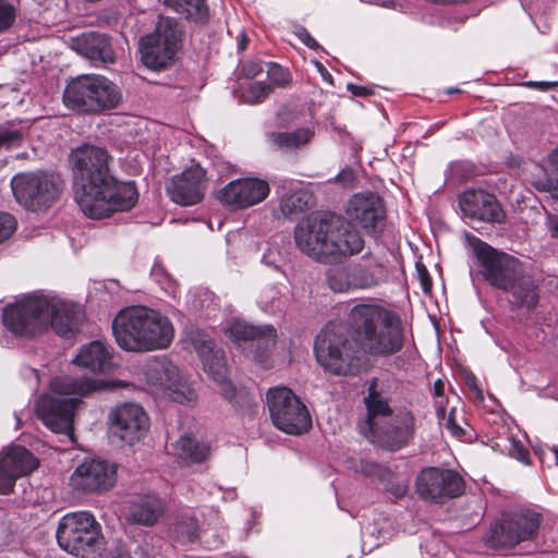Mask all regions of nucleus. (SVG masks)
Returning a JSON list of instances; mask_svg holds the SVG:
<instances>
[{
  "label": "nucleus",
  "mask_w": 558,
  "mask_h": 558,
  "mask_svg": "<svg viewBox=\"0 0 558 558\" xmlns=\"http://www.w3.org/2000/svg\"><path fill=\"white\" fill-rule=\"evenodd\" d=\"M113 158L106 148L82 145L70 154L76 183L75 201L85 216L101 219L135 206L138 192L133 182H118L111 174Z\"/></svg>",
  "instance_id": "1"
},
{
  "label": "nucleus",
  "mask_w": 558,
  "mask_h": 558,
  "mask_svg": "<svg viewBox=\"0 0 558 558\" xmlns=\"http://www.w3.org/2000/svg\"><path fill=\"white\" fill-rule=\"evenodd\" d=\"M301 252L323 264H336L359 254L364 241L349 221L330 211H316L301 220L294 229Z\"/></svg>",
  "instance_id": "2"
},
{
  "label": "nucleus",
  "mask_w": 558,
  "mask_h": 558,
  "mask_svg": "<svg viewBox=\"0 0 558 558\" xmlns=\"http://www.w3.org/2000/svg\"><path fill=\"white\" fill-rule=\"evenodd\" d=\"M465 241L476 259L478 272L492 287L509 292L511 304L527 310L537 304L536 286L518 258L494 248L471 233L465 234Z\"/></svg>",
  "instance_id": "3"
},
{
  "label": "nucleus",
  "mask_w": 558,
  "mask_h": 558,
  "mask_svg": "<svg viewBox=\"0 0 558 558\" xmlns=\"http://www.w3.org/2000/svg\"><path fill=\"white\" fill-rule=\"evenodd\" d=\"M63 313L68 320L63 324L59 316L52 320V329L60 336L73 333L78 325L81 312L74 304L56 296L39 293L23 295L4 307L2 322L13 335L33 338L49 328V315Z\"/></svg>",
  "instance_id": "4"
},
{
  "label": "nucleus",
  "mask_w": 558,
  "mask_h": 558,
  "mask_svg": "<svg viewBox=\"0 0 558 558\" xmlns=\"http://www.w3.org/2000/svg\"><path fill=\"white\" fill-rule=\"evenodd\" d=\"M112 332L118 345L129 352L162 350L174 337L170 319L145 306L121 310L112 322Z\"/></svg>",
  "instance_id": "5"
},
{
  "label": "nucleus",
  "mask_w": 558,
  "mask_h": 558,
  "mask_svg": "<svg viewBox=\"0 0 558 558\" xmlns=\"http://www.w3.org/2000/svg\"><path fill=\"white\" fill-rule=\"evenodd\" d=\"M376 381L364 398L366 417L360 422L362 434L373 444L396 451L405 447L415 433L414 416L408 410L392 412L386 398L376 390Z\"/></svg>",
  "instance_id": "6"
},
{
  "label": "nucleus",
  "mask_w": 558,
  "mask_h": 558,
  "mask_svg": "<svg viewBox=\"0 0 558 558\" xmlns=\"http://www.w3.org/2000/svg\"><path fill=\"white\" fill-rule=\"evenodd\" d=\"M100 387L99 381L86 377L57 376L50 383V391L37 400V415L52 432L71 435L73 414L80 398Z\"/></svg>",
  "instance_id": "7"
},
{
  "label": "nucleus",
  "mask_w": 558,
  "mask_h": 558,
  "mask_svg": "<svg viewBox=\"0 0 558 558\" xmlns=\"http://www.w3.org/2000/svg\"><path fill=\"white\" fill-rule=\"evenodd\" d=\"M349 320L360 337L361 345L368 353L386 356L401 350V326L383 307L373 304L355 305L350 312Z\"/></svg>",
  "instance_id": "8"
},
{
  "label": "nucleus",
  "mask_w": 558,
  "mask_h": 558,
  "mask_svg": "<svg viewBox=\"0 0 558 558\" xmlns=\"http://www.w3.org/2000/svg\"><path fill=\"white\" fill-rule=\"evenodd\" d=\"M314 352L318 364L330 374L347 376L359 368V341L343 324H328L317 335Z\"/></svg>",
  "instance_id": "9"
},
{
  "label": "nucleus",
  "mask_w": 558,
  "mask_h": 558,
  "mask_svg": "<svg viewBox=\"0 0 558 558\" xmlns=\"http://www.w3.org/2000/svg\"><path fill=\"white\" fill-rule=\"evenodd\" d=\"M119 87L101 75L84 74L72 78L63 92L64 106L77 113L112 110L121 101Z\"/></svg>",
  "instance_id": "10"
},
{
  "label": "nucleus",
  "mask_w": 558,
  "mask_h": 558,
  "mask_svg": "<svg viewBox=\"0 0 558 558\" xmlns=\"http://www.w3.org/2000/svg\"><path fill=\"white\" fill-rule=\"evenodd\" d=\"M56 537L63 550L82 558L98 557L105 546L101 526L87 511L63 515L59 521Z\"/></svg>",
  "instance_id": "11"
},
{
  "label": "nucleus",
  "mask_w": 558,
  "mask_h": 558,
  "mask_svg": "<svg viewBox=\"0 0 558 558\" xmlns=\"http://www.w3.org/2000/svg\"><path fill=\"white\" fill-rule=\"evenodd\" d=\"M182 29L175 19L160 16L155 31L141 39V59L145 66L160 71L174 61L181 46Z\"/></svg>",
  "instance_id": "12"
},
{
  "label": "nucleus",
  "mask_w": 558,
  "mask_h": 558,
  "mask_svg": "<svg viewBox=\"0 0 558 558\" xmlns=\"http://www.w3.org/2000/svg\"><path fill=\"white\" fill-rule=\"evenodd\" d=\"M266 401L271 421L278 429L290 435H301L311 428L310 413L291 389L270 388Z\"/></svg>",
  "instance_id": "13"
},
{
  "label": "nucleus",
  "mask_w": 558,
  "mask_h": 558,
  "mask_svg": "<svg viewBox=\"0 0 558 558\" xmlns=\"http://www.w3.org/2000/svg\"><path fill=\"white\" fill-rule=\"evenodd\" d=\"M16 202L29 210L46 209L59 197L60 180L46 172H21L11 180Z\"/></svg>",
  "instance_id": "14"
},
{
  "label": "nucleus",
  "mask_w": 558,
  "mask_h": 558,
  "mask_svg": "<svg viewBox=\"0 0 558 558\" xmlns=\"http://www.w3.org/2000/svg\"><path fill=\"white\" fill-rule=\"evenodd\" d=\"M108 428L112 437L132 446L147 434L149 417L140 404L126 402L109 412Z\"/></svg>",
  "instance_id": "15"
},
{
  "label": "nucleus",
  "mask_w": 558,
  "mask_h": 558,
  "mask_svg": "<svg viewBox=\"0 0 558 558\" xmlns=\"http://www.w3.org/2000/svg\"><path fill=\"white\" fill-rule=\"evenodd\" d=\"M464 490L462 477L452 470L428 468L416 478V492L421 498L442 504L460 496Z\"/></svg>",
  "instance_id": "16"
},
{
  "label": "nucleus",
  "mask_w": 558,
  "mask_h": 558,
  "mask_svg": "<svg viewBox=\"0 0 558 558\" xmlns=\"http://www.w3.org/2000/svg\"><path fill=\"white\" fill-rule=\"evenodd\" d=\"M147 377L151 385L160 388L175 402L193 404L196 391L184 380L179 368L167 360H158L148 365Z\"/></svg>",
  "instance_id": "17"
},
{
  "label": "nucleus",
  "mask_w": 558,
  "mask_h": 558,
  "mask_svg": "<svg viewBox=\"0 0 558 558\" xmlns=\"http://www.w3.org/2000/svg\"><path fill=\"white\" fill-rule=\"evenodd\" d=\"M117 481V466L101 459H86L70 477L73 489L95 493L110 489Z\"/></svg>",
  "instance_id": "18"
},
{
  "label": "nucleus",
  "mask_w": 558,
  "mask_h": 558,
  "mask_svg": "<svg viewBox=\"0 0 558 558\" xmlns=\"http://www.w3.org/2000/svg\"><path fill=\"white\" fill-rule=\"evenodd\" d=\"M206 189V170L199 165H193L173 175L166 185L170 199L181 206H193L201 203Z\"/></svg>",
  "instance_id": "19"
},
{
  "label": "nucleus",
  "mask_w": 558,
  "mask_h": 558,
  "mask_svg": "<svg viewBox=\"0 0 558 558\" xmlns=\"http://www.w3.org/2000/svg\"><path fill=\"white\" fill-rule=\"evenodd\" d=\"M459 207L463 217L471 221L502 223L506 219L495 195L481 189L464 191L459 196Z\"/></svg>",
  "instance_id": "20"
},
{
  "label": "nucleus",
  "mask_w": 558,
  "mask_h": 558,
  "mask_svg": "<svg viewBox=\"0 0 558 558\" xmlns=\"http://www.w3.org/2000/svg\"><path fill=\"white\" fill-rule=\"evenodd\" d=\"M345 214L351 222L372 234L377 232L385 218L380 197L371 192L353 195L348 202Z\"/></svg>",
  "instance_id": "21"
},
{
  "label": "nucleus",
  "mask_w": 558,
  "mask_h": 558,
  "mask_svg": "<svg viewBox=\"0 0 558 558\" xmlns=\"http://www.w3.org/2000/svg\"><path fill=\"white\" fill-rule=\"evenodd\" d=\"M194 348L202 357L204 371L217 384L223 398L232 399L235 388L228 378L225 352L215 349L213 341L204 338L195 339Z\"/></svg>",
  "instance_id": "22"
},
{
  "label": "nucleus",
  "mask_w": 558,
  "mask_h": 558,
  "mask_svg": "<svg viewBox=\"0 0 558 558\" xmlns=\"http://www.w3.org/2000/svg\"><path fill=\"white\" fill-rule=\"evenodd\" d=\"M269 194L266 181L255 178H243L229 182L220 192L223 204L234 208H246L263 202Z\"/></svg>",
  "instance_id": "23"
},
{
  "label": "nucleus",
  "mask_w": 558,
  "mask_h": 558,
  "mask_svg": "<svg viewBox=\"0 0 558 558\" xmlns=\"http://www.w3.org/2000/svg\"><path fill=\"white\" fill-rule=\"evenodd\" d=\"M349 268L353 290L375 288L386 282L389 277V271L384 262L372 255H365L363 262L350 264Z\"/></svg>",
  "instance_id": "24"
},
{
  "label": "nucleus",
  "mask_w": 558,
  "mask_h": 558,
  "mask_svg": "<svg viewBox=\"0 0 558 558\" xmlns=\"http://www.w3.org/2000/svg\"><path fill=\"white\" fill-rule=\"evenodd\" d=\"M73 48L85 58L104 64L112 63L113 50L109 38L99 33H84L72 41Z\"/></svg>",
  "instance_id": "25"
},
{
  "label": "nucleus",
  "mask_w": 558,
  "mask_h": 558,
  "mask_svg": "<svg viewBox=\"0 0 558 558\" xmlns=\"http://www.w3.org/2000/svg\"><path fill=\"white\" fill-rule=\"evenodd\" d=\"M226 333L233 342L257 341V347L268 349L276 343V329L270 326L255 327L241 319H233L228 324Z\"/></svg>",
  "instance_id": "26"
},
{
  "label": "nucleus",
  "mask_w": 558,
  "mask_h": 558,
  "mask_svg": "<svg viewBox=\"0 0 558 558\" xmlns=\"http://www.w3.org/2000/svg\"><path fill=\"white\" fill-rule=\"evenodd\" d=\"M111 354L101 341H92L82 347L73 363L93 373H105L110 366Z\"/></svg>",
  "instance_id": "27"
},
{
  "label": "nucleus",
  "mask_w": 558,
  "mask_h": 558,
  "mask_svg": "<svg viewBox=\"0 0 558 558\" xmlns=\"http://www.w3.org/2000/svg\"><path fill=\"white\" fill-rule=\"evenodd\" d=\"M163 510V501L157 495L148 494L133 502L129 518L132 522L149 526L158 521Z\"/></svg>",
  "instance_id": "28"
},
{
  "label": "nucleus",
  "mask_w": 558,
  "mask_h": 558,
  "mask_svg": "<svg viewBox=\"0 0 558 558\" xmlns=\"http://www.w3.org/2000/svg\"><path fill=\"white\" fill-rule=\"evenodd\" d=\"M1 465L9 469L13 476L17 480L26 476L38 466V460L25 447L15 446L8 450L7 454L1 459Z\"/></svg>",
  "instance_id": "29"
},
{
  "label": "nucleus",
  "mask_w": 558,
  "mask_h": 558,
  "mask_svg": "<svg viewBox=\"0 0 558 558\" xmlns=\"http://www.w3.org/2000/svg\"><path fill=\"white\" fill-rule=\"evenodd\" d=\"M509 529L518 536V544L533 537L541 523V515L532 510H520L507 517Z\"/></svg>",
  "instance_id": "30"
},
{
  "label": "nucleus",
  "mask_w": 558,
  "mask_h": 558,
  "mask_svg": "<svg viewBox=\"0 0 558 558\" xmlns=\"http://www.w3.org/2000/svg\"><path fill=\"white\" fill-rule=\"evenodd\" d=\"M314 137V131L302 128L292 132H270L267 134L269 145L277 149L292 150L308 144Z\"/></svg>",
  "instance_id": "31"
},
{
  "label": "nucleus",
  "mask_w": 558,
  "mask_h": 558,
  "mask_svg": "<svg viewBox=\"0 0 558 558\" xmlns=\"http://www.w3.org/2000/svg\"><path fill=\"white\" fill-rule=\"evenodd\" d=\"M165 4L195 24H204L209 19L206 0H165Z\"/></svg>",
  "instance_id": "32"
},
{
  "label": "nucleus",
  "mask_w": 558,
  "mask_h": 558,
  "mask_svg": "<svg viewBox=\"0 0 558 558\" xmlns=\"http://www.w3.org/2000/svg\"><path fill=\"white\" fill-rule=\"evenodd\" d=\"M177 454L187 461L199 463L210 454V446L205 441H198L190 435L181 436L175 444Z\"/></svg>",
  "instance_id": "33"
},
{
  "label": "nucleus",
  "mask_w": 558,
  "mask_h": 558,
  "mask_svg": "<svg viewBox=\"0 0 558 558\" xmlns=\"http://www.w3.org/2000/svg\"><path fill=\"white\" fill-rule=\"evenodd\" d=\"M312 194L305 190H298L286 195L280 201V211L284 217L298 216L312 206Z\"/></svg>",
  "instance_id": "34"
},
{
  "label": "nucleus",
  "mask_w": 558,
  "mask_h": 558,
  "mask_svg": "<svg viewBox=\"0 0 558 558\" xmlns=\"http://www.w3.org/2000/svg\"><path fill=\"white\" fill-rule=\"evenodd\" d=\"M544 172V178L535 182V187L548 192L554 198L558 199V147L548 155Z\"/></svg>",
  "instance_id": "35"
},
{
  "label": "nucleus",
  "mask_w": 558,
  "mask_h": 558,
  "mask_svg": "<svg viewBox=\"0 0 558 558\" xmlns=\"http://www.w3.org/2000/svg\"><path fill=\"white\" fill-rule=\"evenodd\" d=\"M517 537L512 534L511 529H509V520L506 518L502 522L490 526L486 542L493 548H511L518 544Z\"/></svg>",
  "instance_id": "36"
},
{
  "label": "nucleus",
  "mask_w": 558,
  "mask_h": 558,
  "mask_svg": "<svg viewBox=\"0 0 558 558\" xmlns=\"http://www.w3.org/2000/svg\"><path fill=\"white\" fill-rule=\"evenodd\" d=\"M326 282L328 287L337 293L353 290L351 286V274L348 266L331 267L326 271Z\"/></svg>",
  "instance_id": "37"
},
{
  "label": "nucleus",
  "mask_w": 558,
  "mask_h": 558,
  "mask_svg": "<svg viewBox=\"0 0 558 558\" xmlns=\"http://www.w3.org/2000/svg\"><path fill=\"white\" fill-rule=\"evenodd\" d=\"M198 523L194 518H182L175 523L174 533L183 543L194 542L198 536Z\"/></svg>",
  "instance_id": "38"
},
{
  "label": "nucleus",
  "mask_w": 558,
  "mask_h": 558,
  "mask_svg": "<svg viewBox=\"0 0 558 558\" xmlns=\"http://www.w3.org/2000/svg\"><path fill=\"white\" fill-rule=\"evenodd\" d=\"M272 92V86L264 82L251 83L247 89L242 94L243 100L246 104L255 105L262 102Z\"/></svg>",
  "instance_id": "39"
},
{
  "label": "nucleus",
  "mask_w": 558,
  "mask_h": 558,
  "mask_svg": "<svg viewBox=\"0 0 558 558\" xmlns=\"http://www.w3.org/2000/svg\"><path fill=\"white\" fill-rule=\"evenodd\" d=\"M25 132L22 129H0V148L19 147L23 143Z\"/></svg>",
  "instance_id": "40"
},
{
  "label": "nucleus",
  "mask_w": 558,
  "mask_h": 558,
  "mask_svg": "<svg viewBox=\"0 0 558 558\" xmlns=\"http://www.w3.org/2000/svg\"><path fill=\"white\" fill-rule=\"evenodd\" d=\"M151 276L155 278V280L160 284L161 289L165 290L167 293L175 295L178 291V284L177 282L165 271V269L159 266L155 265L151 269Z\"/></svg>",
  "instance_id": "41"
},
{
  "label": "nucleus",
  "mask_w": 558,
  "mask_h": 558,
  "mask_svg": "<svg viewBox=\"0 0 558 558\" xmlns=\"http://www.w3.org/2000/svg\"><path fill=\"white\" fill-rule=\"evenodd\" d=\"M267 66V77L270 81L272 87H284L289 84L290 77L289 74L277 63H266Z\"/></svg>",
  "instance_id": "42"
},
{
  "label": "nucleus",
  "mask_w": 558,
  "mask_h": 558,
  "mask_svg": "<svg viewBox=\"0 0 558 558\" xmlns=\"http://www.w3.org/2000/svg\"><path fill=\"white\" fill-rule=\"evenodd\" d=\"M457 409L451 407L450 410L445 414V417H438L439 424L446 427L450 434L454 437H462L464 435L463 427L457 422Z\"/></svg>",
  "instance_id": "43"
},
{
  "label": "nucleus",
  "mask_w": 558,
  "mask_h": 558,
  "mask_svg": "<svg viewBox=\"0 0 558 558\" xmlns=\"http://www.w3.org/2000/svg\"><path fill=\"white\" fill-rule=\"evenodd\" d=\"M16 227V219L11 214L0 211V243L10 239Z\"/></svg>",
  "instance_id": "44"
},
{
  "label": "nucleus",
  "mask_w": 558,
  "mask_h": 558,
  "mask_svg": "<svg viewBox=\"0 0 558 558\" xmlns=\"http://www.w3.org/2000/svg\"><path fill=\"white\" fill-rule=\"evenodd\" d=\"M15 20L14 8L5 0H0V32L9 28Z\"/></svg>",
  "instance_id": "45"
},
{
  "label": "nucleus",
  "mask_w": 558,
  "mask_h": 558,
  "mask_svg": "<svg viewBox=\"0 0 558 558\" xmlns=\"http://www.w3.org/2000/svg\"><path fill=\"white\" fill-rule=\"evenodd\" d=\"M508 451L510 457L525 464L529 463V452L519 440L511 439Z\"/></svg>",
  "instance_id": "46"
},
{
  "label": "nucleus",
  "mask_w": 558,
  "mask_h": 558,
  "mask_svg": "<svg viewBox=\"0 0 558 558\" xmlns=\"http://www.w3.org/2000/svg\"><path fill=\"white\" fill-rule=\"evenodd\" d=\"M241 71L245 77L254 78L263 73V62L254 60L246 61L243 63Z\"/></svg>",
  "instance_id": "47"
},
{
  "label": "nucleus",
  "mask_w": 558,
  "mask_h": 558,
  "mask_svg": "<svg viewBox=\"0 0 558 558\" xmlns=\"http://www.w3.org/2000/svg\"><path fill=\"white\" fill-rule=\"evenodd\" d=\"M294 35L308 48L317 49L318 43L311 36L307 29L303 26H295L293 31Z\"/></svg>",
  "instance_id": "48"
},
{
  "label": "nucleus",
  "mask_w": 558,
  "mask_h": 558,
  "mask_svg": "<svg viewBox=\"0 0 558 558\" xmlns=\"http://www.w3.org/2000/svg\"><path fill=\"white\" fill-rule=\"evenodd\" d=\"M415 267H416V272H417V277L420 279L422 289L425 292L429 291L430 287H432V279L429 277V274H428L426 267L422 263H416Z\"/></svg>",
  "instance_id": "49"
},
{
  "label": "nucleus",
  "mask_w": 558,
  "mask_h": 558,
  "mask_svg": "<svg viewBox=\"0 0 558 558\" xmlns=\"http://www.w3.org/2000/svg\"><path fill=\"white\" fill-rule=\"evenodd\" d=\"M108 558H131V554L125 544L118 542L114 547L110 549Z\"/></svg>",
  "instance_id": "50"
},
{
  "label": "nucleus",
  "mask_w": 558,
  "mask_h": 558,
  "mask_svg": "<svg viewBox=\"0 0 558 558\" xmlns=\"http://www.w3.org/2000/svg\"><path fill=\"white\" fill-rule=\"evenodd\" d=\"M558 82H545V81H527L523 83V86H526L529 88L538 89L542 92L549 90L554 86H557Z\"/></svg>",
  "instance_id": "51"
},
{
  "label": "nucleus",
  "mask_w": 558,
  "mask_h": 558,
  "mask_svg": "<svg viewBox=\"0 0 558 558\" xmlns=\"http://www.w3.org/2000/svg\"><path fill=\"white\" fill-rule=\"evenodd\" d=\"M348 90L354 96L366 97L372 94L371 89L365 86L355 85L352 83L348 84Z\"/></svg>",
  "instance_id": "52"
},
{
  "label": "nucleus",
  "mask_w": 558,
  "mask_h": 558,
  "mask_svg": "<svg viewBox=\"0 0 558 558\" xmlns=\"http://www.w3.org/2000/svg\"><path fill=\"white\" fill-rule=\"evenodd\" d=\"M435 408H436L437 417H445V414L448 411H447V401L445 400L444 396L435 399Z\"/></svg>",
  "instance_id": "53"
},
{
  "label": "nucleus",
  "mask_w": 558,
  "mask_h": 558,
  "mask_svg": "<svg viewBox=\"0 0 558 558\" xmlns=\"http://www.w3.org/2000/svg\"><path fill=\"white\" fill-rule=\"evenodd\" d=\"M466 384H468L469 388L475 393V397L477 399L482 400L483 395H482V390L480 389V387L476 384V378L474 376L466 377Z\"/></svg>",
  "instance_id": "54"
},
{
  "label": "nucleus",
  "mask_w": 558,
  "mask_h": 558,
  "mask_svg": "<svg viewBox=\"0 0 558 558\" xmlns=\"http://www.w3.org/2000/svg\"><path fill=\"white\" fill-rule=\"evenodd\" d=\"M445 383L441 379H438L434 383V395L435 398H440L444 396Z\"/></svg>",
  "instance_id": "55"
},
{
  "label": "nucleus",
  "mask_w": 558,
  "mask_h": 558,
  "mask_svg": "<svg viewBox=\"0 0 558 558\" xmlns=\"http://www.w3.org/2000/svg\"><path fill=\"white\" fill-rule=\"evenodd\" d=\"M549 230H550L551 236L558 239V216L550 218Z\"/></svg>",
  "instance_id": "56"
},
{
  "label": "nucleus",
  "mask_w": 558,
  "mask_h": 558,
  "mask_svg": "<svg viewBox=\"0 0 558 558\" xmlns=\"http://www.w3.org/2000/svg\"><path fill=\"white\" fill-rule=\"evenodd\" d=\"M58 316H59V320L62 322L63 324L68 320V317L63 313H58ZM54 317H57V314L54 315V313H51L49 315V327H51V328H52V320Z\"/></svg>",
  "instance_id": "57"
},
{
  "label": "nucleus",
  "mask_w": 558,
  "mask_h": 558,
  "mask_svg": "<svg viewBox=\"0 0 558 558\" xmlns=\"http://www.w3.org/2000/svg\"><path fill=\"white\" fill-rule=\"evenodd\" d=\"M316 64H317V66H318L319 71H320V73H322L323 78H324L325 81H327V82L331 83V82H332V77H331V75H330V74H329V73L324 69V66H323L320 63H318V62H317Z\"/></svg>",
  "instance_id": "58"
},
{
  "label": "nucleus",
  "mask_w": 558,
  "mask_h": 558,
  "mask_svg": "<svg viewBox=\"0 0 558 558\" xmlns=\"http://www.w3.org/2000/svg\"><path fill=\"white\" fill-rule=\"evenodd\" d=\"M551 451H553V452H554V454H555L556 464L558 465V446H553V447H551Z\"/></svg>",
  "instance_id": "59"
},
{
  "label": "nucleus",
  "mask_w": 558,
  "mask_h": 558,
  "mask_svg": "<svg viewBox=\"0 0 558 558\" xmlns=\"http://www.w3.org/2000/svg\"><path fill=\"white\" fill-rule=\"evenodd\" d=\"M245 43H246V37L243 35L242 41L240 44V49L241 50L245 49Z\"/></svg>",
  "instance_id": "60"
},
{
  "label": "nucleus",
  "mask_w": 558,
  "mask_h": 558,
  "mask_svg": "<svg viewBox=\"0 0 558 558\" xmlns=\"http://www.w3.org/2000/svg\"><path fill=\"white\" fill-rule=\"evenodd\" d=\"M374 2L377 3V4H380V5H385V7H387L389 4V1L374 0Z\"/></svg>",
  "instance_id": "61"
},
{
  "label": "nucleus",
  "mask_w": 558,
  "mask_h": 558,
  "mask_svg": "<svg viewBox=\"0 0 558 558\" xmlns=\"http://www.w3.org/2000/svg\"><path fill=\"white\" fill-rule=\"evenodd\" d=\"M534 452H535L536 454H538L539 457H541V454H542V451H541V449H538V448H534Z\"/></svg>",
  "instance_id": "62"
},
{
  "label": "nucleus",
  "mask_w": 558,
  "mask_h": 558,
  "mask_svg": "<svg viewBox=\"0 0 558 558\" xmlns=\"http://www.w3.org/2000/svg\"><path fill=\"white\" fill-rule=\"evenodd\" d=\"M456 92H458V89H452V88L448 89V94H452V93H456Z\"/></svg>",
  "instance_id": "63"
},
{
  "label": "nucleus",
  "mask_w": 558,
  "mask_h": 558,
  "mask_svg": "<svg viewBox=\"0 0 558 558\" xmlns=\"http://www.w3.org/2000/svg\"><path fill=\"white\" fill-rule=\"evenodd\" d=\"M256 359H257V360H259V361H262L263 355H262V354H258V355H256Z\"/></svg>",
  "instance_id": "64"
}]
</instances>
